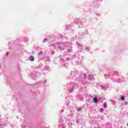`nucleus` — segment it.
Listing matches in <instances>:
<instances>
[{
  "label": "nucleus",
  "instance_id": "obj_1",
  "mask_svg": "<svg viewBox=\"0 0 128 128\" xmlns=\"http://www.w3.org/2000/svg\"><path fill=\"white\" fill-rule=\"evenodd\" d=\"M30 62H34V56H32L30 58Z\"/></svg>",
  "mask_w": 128,
  "mask_h": 128
},
{
  "label": "nucleus",
  "instance_id": "obj_2",
  "mask_svg": "<svg viewBox=\"0 0 128 128\" xmlns=\"http://www.w3.org/2000/svg\"><path fill=\"white\" fill-rule=\"evenodd\" d=\"M93 100L94 102H98V98H94V99H93Z\"/></svg>",
  "mask_w": 128,
  "mask_h": 128
},
{
  "label": "nucleus",
  "instance_id": "obj_3",
  "mask_svg": "<svg viewBox=\"0 0 128 128\" xmlns=\"http://www.w3.org/2000/svg\"><path fill=\"white\" fill-rule=\"evenodd\" d=\"M42 52H39L38 53V56H42Z\"/></svg>",
  "mask_w": 128,
  "mask_h": 128
},
{
  "label": "nucleus",
  "instance_id": "obj_4",
  "mask_svg": "<svg viewBox=\"0 0 128 128\" xmlns=\"http://www.w3.org/2000/svg\"><path fill=\"white\" fill-rule=\"evenodd\" d=\"M120 100H124V97L122 96L120 98Z\"/></svg>",
  "mask_w": 128,
  "mask_h": 128
},
{
  "label": "nucleus",
  "instance_id": "obj_5",
  "mask_svg": "<svg viewBox=\"0 0 128 128\" xmlns=\"http://www.w3.org/2000/svg\"><path fill=\"white\" fill-rule=\"evenodd\" d=\"M104 108H106V103L104 104Z\"/></svg>",
  "mask_w": 128,
  "mask_h": 128
},
{
  "label": "nucleus",
  "instance_id": "obj_6",
  "mask_svg": "<svg viewBox=\"0 0 128 128\" xmlns=\"http://www.w3.org/2000/svg\"><path fill=\"white\" fill-rule=\"evenodd\" d=\"M84 78L86 80V74H84Z\"/></svg>",
  "mask_w": 128,
  "mask_h": 128
},
{
  "label": "nucleus",
  "instance_id": "obj_7",
  "mask_svg": "<svg viewBox=\"0 0 128 128\" xmlns=\"http://www.w3.org/2000/svg\"><path fill=\"white\" fill-rule=\"evenodd\" d=\"M78 110H79V111L82 110V108H78Z\"/></svg>",
  "mask_w": 128,
  "mask_h": 128
},
{
  "label": "nucleus",
  "instance_id": "obj_8",
  "mask_svg": "<svg viewBox=\"0 0 128 128\" xmlns=\"http://www.w3.org/2000/svg\"><path fill=\"white\" fill-rule=\"evenodd\" d=\"M100 112H104V110L102 108L100 109Z\"/></svg>",
  "mask_w": 128,
  "mask_h": 128
},
{
  "label": "nucleus",
  "instance_id": "obj_9",
  "mask_svg": "<svg viewBox=\"0 0 128 128\" xmlns=\"http://www.w3.org/2000/svg\"><path fill=\"white\" fill-rule=\"evenodd\" d=\"M6 54L8 55V53H6Z\"/></svg>",
  "mask_w": 128,
  "mask_h": 128
}]
</instances>
